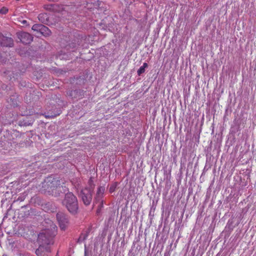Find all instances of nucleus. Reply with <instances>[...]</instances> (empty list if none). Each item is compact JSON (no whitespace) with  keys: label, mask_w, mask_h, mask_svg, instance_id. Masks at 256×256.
Instances as JSON below:
<instances>
[{"label":"nucleus","mask_w":256,"mask_h":256,"mask_svg":"<svg viewBox=\"0 0 256 256\" xmlns=\"http://www.w3.org/2000/svg\"><path fill=\"white\" fill-rule=\"evenodd\" d=\"M54 226H51L50 229L42 230L38 235V242L40 246H48L54 244V238L56 235Z\"/></svg>","instance_id":"1"},{"label":"nucleus","mask_w":256,"mask_h":256,"mask_svg":"<svg viewBox=\"0 0 256 256\" xmlns=\"http://www.w3.org/2000/svg\"><path fill=\"white\" fill-rule=\"evenodd\" d=\"M80 46V40L74 39L69 41L68 44L58 51L56 58L60 60H66L69 58V54L78 50Z\"/></svg>","instance_id":"2"},{"label":"nucleus","mask_w":256,"mask_h":256,"mask_svg":"<svg viewBox=\"0 0 256 256\" xmlns=\"http://www.w3.org/2000/svg\"><path fill=\"white\" fill-rule=\"evenodd\" d=\"M42 187L46 190L49 194H52L54 196H59L62 189L63 188L62 186H60V180L55 178H48L44 181Z\"/></svg>","instance_id":"3"},{"label":"nucleus","mask_w":256,"mask_h":256,"mask_svg":"<svg viewBox=\"0 0 256 256\" xmlns=\"http://www.w3.org/2000/svg\"><path fill=\"white\" fill-rule=\"evenodd\" d=\"M62 204L65 206L68 210L73 214L77 213L78 206L76 197L71 192L66 193Z\"/></svg>","instance_id":"4"},{"label":"nucleus","mask_w":256,"mask_h":256,"mask_svg":"<svg viewBox=\"0 0 256 256\" xmlns=\"http://www.w3.org/2000/svg\"><path fill=\"white\" fill-rule=\"evenodd\" d=\"M105 191V188L104 186H100L98 188L96 195L94 198V202L96 204H98L97 212H98L103 208L104 200L103 197Z\"/></svg>","instance_id":"5"},{"label":"nucleus","mask_w":256,"mask_h":256,"mask_svg":"<svg viewBox=\"0 0 256 256\" xmlns=\"http://www.w3.org/2000/svg\"><path fill=\"white\" fill-rule=\"evenodd\" d=\"M80 196L85 205L88 206L90 204L92 200V190L90 188H86L82 189Z\"/></svg>","instance_id":"6"},{"label":"nucleus","mask_w":256,"mask_h":256,"mask_svg":"<svg viewBox=\"0 0 256 256\" xmlns=\"http://www.w3.org/2000/svg\"><path fill=\"white\" fill-rule=\"evenodd\" d=\"M32 30L40 32L44 36H48L51 34L50 30L46 26L41 24H35L32 28Z\"/></svg>","instance_id":"7"},{"label":"nucleus","mask_w":256,"mask_h":256,"mask_svg":"<svg viewBox=\"0 0 256 256\" xmlns=\"http://www.w3.org/2000/svg\"><path fill=\"white\" fill-rule=\"evenodd\" d=\"M16 36L20 41L24 44H29L33 40L32 36L29 33L24 32H16Z\"/></svg>","instance_id":"8"},{"label":"nucleus","mask_w":256,"mask_h":256,"mask_svg":"<svg viewBox=\"0 0 256 256\" xmlns=\"http://www.w3.org/2000/svg\"><path fill=\"white\" fill-rule=\"evenodd\" d=\"M56 218L60 228L64 230L67 226L68 222L66 216L63 212H59L56 214Z\"/></svg>","instance_id":"9"},{"label":"nucleus","mask_w":256,"mask_h":256,"mask_svg":"<svg viewBox=\"0 0 256 256\" xmlns=\"http://www.w3.org/2000/svg\"><path fill=\"white\" fill-rule=\"evenodd\" d=\"M14 40L12 38L4 36L0 32V46L12 48L14 46Z\"/></svg>","instance_id":"10"},{"label":"nucleus","mask_w":256,"mask_h":256,"mask_svg":"<svg viewBox=\"0 0 256 256\" xmlns=\"http://www.w3.org/2000/svg\"><path fill=\"white\" fill-rule=\"evenodd\" d=\"M50 252V250L48 246H40L36 250V254L38 256H48V254Z\"/></svg>","instance_id":"11"},{"label":"nucleus","mask_w":256,"mask_h":256,"mask_svg":"<svg viewBox=\"0 0 256 256\" xmlns=\"http://www.w3.org/2000/svg\"><path fill=\"white\" fill-rule=\"evenodd\" d=\"M48 16L46 13H42L38 16V20L44 24H47L48 22Z\"/></svg>","instance_id":"12"},{"label":"nucleus","mask_w":256,"mask_h":256,"mask_svg":"<svg viewBox=\"0 0 256 256\" xmlns=\"http://www.w3.org/2000/svg\"><path fill=\"white\" fill-rule=\"evenodd\" d=\"M88 234H89V232L88 230H86L84 232H82L78 238V242H84V240H85L87 238L88 236Z\"/></svg>","instance_id":"13"},{"label":"nucleus","mask_w":256,"mask_h":256,"mask_svg":"<svg viewBox=\"0 0 256 256\" xmlns=\"http://www.w3.org/2000/svg\"><path fill=\"white\" fill-rule=\"evenodd\" d=\"M117 186H118L117 182H114V183L112 184L110 188V189H109L110 192L112 193L113 192H114L115 191Z\"/></svg>","instance_id":"14"},{"label":"nucleus","mask_w":256,"mask_h":256,"mask_svg":"<svg viewBox=\"0 0 256 256\" xmlns=\"http://www.w3.org/2000/svg\"><path fill=\"white\" fill-rule=\"evenodd\" d=\"M148 65H143V66H141L138 70V76H140L141 74L144 73L145 71V68L148 66Z\"/></svg>","instance_id":"15"},{"label":"nucleus","mask_w":256,"mask_h":256,"mask_svg":"<svg viewBox=\"0 0 256 256\" xmlns=\"http://www.w3.org/2000/svg\"><path fill=\"white\" fill-rule=\"evenodd\" d=\"M18 22H20V24H22V26H27L28 22L26 20H23L22 18H18Z\"/></svg>","instance_id":"16"},{"label":"nucleus","mask_w":256,"mask_h":256,"mask_svg":"<svg viewBox=\"0 0 256 256\" xmlns=\"http://www.w3.org/2000/svg\"><path fill=\"white\" fill-rule=\"evenodd\" d=\"M8 12V9L5 7L0 8V14H6Z\"/></svg>","instance_id":"17"},{"label":"nucleus","mask_w":256,"mask_h":256,"mask_svg":"<svg viewBox=\"0 0 256 256\" xmlns=\"http://www.w3.org/2000/svg\"><path fill=\"white\" fill-rule=\"evenodd\" d=\"M60 112H58L56 114H54L51 113L50 114L49 116H47L50 117V118H54V117L56 116H58L60 114Z\"/></svg>","instance_id":"18"},{"label":"nucleus","mask_w":256,"mask_h":256,"mask_svg":"<svg viewBox=\"0 0 256 256\" xmlns=\"http://www.w3.org/2000/svg\"><path fill=\"white\" fill-rule=\"evenodd\" d=\"M76 92H76V90L72 91V92H70V95L72 96V93L75 94V93H76Z\"/></svg>","instance_id":"19"},{"label":"nucleus","mask_w":256,"mask_h":256,"mask_svg":"<svg viewBox=\"0 0 256 256\" xmlns=\"http://www.w3.org/2000/svg\"><path fill=\"white\" fill-rule=\"evenodd\" d=\"M2 256H7V255L6 254H4Z\"/></svg>","instance_id":"20"},{"label":"nucleus","mask_w":256,"mask_h":256,"mask_svg":"<svg viewBox=\"0 0 256 256\" xmlns=\"http://www.w3.org/2000/svg\"><path fill=\"white\" fill-rule=\"evenodd\" d=\"M56 256H58V254H57L56 255Z\"/></svg>","instance_id":"21"}]
</instances>
